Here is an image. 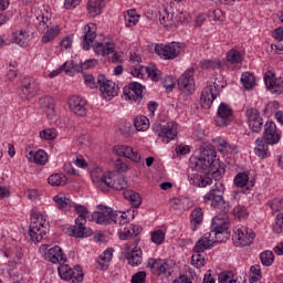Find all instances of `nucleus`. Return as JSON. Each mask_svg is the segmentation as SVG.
<instances>
[{
	"instance_id": "1",
	"label": "nucleus",
	"mask_w": 283,
	"mask_h": 283,
	"mask_svg": "<svg viewBox=\"0 0 283 283\" xmlns=\"http://www.w3.org/2000/svg\"><path fill=\"white\" fill-rule=\"evenodd\" d=\"M82 48L85 51L90 50V48H93L97 56H108V60L112 63H123V59H120L123 55L114 52V50H116V44L103 35H96L95 23H88L84 27ZM109 54L113 55L109 56Z\"/></svg>"
},
{
	"instance_id": "2",
	"label": "nucleus",
	"mask_w": 283,
	"mask_h": 283,
	"mask_svg": "<svg viewBox=\"0 0 283 283\" xmlns=\"http://www.w3.org/2000/svg\"><path fill=\"white\" fill-rule=\"evenodd\" d=\"M92 220L96 222V224H109V222L118 224L120 240H132L136 238V235H140L143 231L140 226L129 223L125 212L114 211L112 208H103L102 211L93 212Z\"/></svg>"
},
{
	"instance_id": "3",
	"label": "nucleus",
	"mask_w": 283,
	"mask_h": 283,
	"mask_svg": "<svg viewBox=\"0 0 283 283\" xmlns=\"http://www.w3.org/2000/svg\"><path fill=\"white\" fill-rule=\"evenodd\" d=\"M218 165L220 163L216 159V148L211 144L202 146L200 157L190 158V169L200 174L210 169L213 176H218Z\"/></svg>"
},
{
	"instance_id": "4",
	"label": "nucleus",
	"mask_w": 283,
	"mask_h": 283,
	"mask_svg": "<svg viewBox=\"0 0 283 283\" xmlns=\"http://www.w3.org/2000/svg\"><path fill=\"white\" fill-rule=\"evenodd\" d=\"M73 207L77 218L75 219V224L69 231V235H73V238H90L94 233L91 228L86 227L90 211L85 206L73 203Z\"/></svg>"
},
{
	"instance_id": "5",
	"label": "nucleus",
	"mask_w": 283,
	"mask_h": 283,
	"mask_svg": "<svg viewBox=\"0 0 283 283\" xmlns=\"http://www.w3.org/2000/svg\"><path fill=\"white\" fill-rule=\"evenodd\" d=\"M48 217L41 212L33 211L31 213V224L29 228V235L32 242H43L48 238V229L45 228Z\"/></svg>"
},
{
	"instance_id": "6",
	"label": "nucleus",
	"mask_w": 283,
	"mask_h": 283,
	"mask_svg": "<svg viewBox=\"0 0 283 283\" xmlns=\"http://www.w3.org/2000/svg\"><path fill=\"white\" fill-rule=\"evenodd\" d=\"M213 239H211V234H203L193 247V254L191 256V264L195 269H202L205 266V251L208 249H212Z\"/></svg>"
},
{
	"instance_id": "7",
	"label": "nucleus",
	"mask_w": 283,
	"mask_h": 283,
	"mask_svg": "<svg viewBox=\"0 0 283 283\" xmlns=\"http://www.w3.org/2000/svg\"><path fill=\"white\" fill-rule=\"evenodd\" d=\"M255 240V232L244 226H237L233 229L232 241L234 247H249Z\"/></svg>"
},
{
	"instance_id": "8",
	"label": "nucleus",
	"mask_w": 283,
	"mask_h": 283,
	"mask_svg": "<svg viewBox=\"0 0 283 283\" xmlns=\"http://www.w3.org/2000/svg\"><path fill=\"white\" fill-rule=\"evenodd\" d=\"M185 50V44L180 42H171L169 44H157L155 46V52L160 56L161 59H165L166 61H171L174 59H177V56L180 55V52Z\"/></svg>"
},
{
	"instance_id": "9",
	"label": "nucleus",
	"mask_w": 283,
	"mask_h": 283,
	"mask_svg": "<svg viewBox=\"0 0 283 283\" xmlns=\"http://www.w3.org/2000/svg\"><path fill=\"white\" fill-rule=\"evenodd\" d=\"M153 132L159 138H164V143H169L178 136V124L176 122H168L166 125L154 124Z\"/></svg>"
},
{
	"instance_id": "10",
	"label": "nucleus",
	"mask_w": 283,
	"mask_h": 283,
	"mask_svg": "<svg viewBox=\"0 0 283 283\" xmlns=\"http://www.w3.org/2000/svg\"><path fill=\"white\" fill-rule=\"evenodd\" d=\"M57 273L61 280H65L66 282H71V283L83 282V270L78 265L72 270L70 265L61 263L57 268Z\"/></svg>"
},
{
	"instance_id": "11",
	"label": "nucleus",
	"mask_w": 283,
	"mask_h": 283,
	"mask_svg": "<svg viewBox=\"0 0 283 283\" xmlns=\"http://www.w3.org/2000/svg\"><path fill=\"white\" fill-rule=\"evenodd\" d=\"M97 85L104 101H112L114 96H118V85L111 80H107L105 75L97 76Z\"/></svg>"
},
{
	"instance_id": "12",
	"label": "nucleus",
	"mask_w": 283,
	"mask_h": 283,
	"mask_svg": "<svg viewBox=\"0 0 283 283\" xmlns=\"http://www.w3.org/2000/svg\"><path fill=\"white\" fill-rule=\"evenodd\" d=\"M40 253L44 255V260L52 262V264L65 263V254H63V250L59 245L50 248L48 244H42Z\"/></svg>"
},
{
	"instance_id": "13",
	"label": "nucleus",
	"mask_w": 283,
	"mask_h": 283,
	"mask_svg": "<svg viewBox=\"0 0 283 283\" xmlns=\"http://www.w3.org/2000/svg\"><path fill=\"white\" fill-rule=\"evenodd\" d=\"M193 67L188 69L177 81V85L184 94L191 95L196 92V80H193Z\"/></svg>"
},
{
	"instance_id": "14",
	"label": "nucleus",
	"mask_w": 283,
	"mask_h": 283,
	"mask_svg": "<svg viewBox=\"0 0 283 283\" xmlns=\"http://www.w3.org/2000/svg\"><path fill=\"white\" fill-rule=\"evenodd\" d=\"M220 96V86L216 83L206 86L201 92V107L203 109H210L213 105V101Z\"/></svg>"
},
{
	"instance_id": "15",
	"label": "nucleus",
	"mask_w": 283,
	"mask_h": 283,
	"mask_svg": "<svg viewBox=\"0 0 283 283\" xmlns=\"http://www.w3.org/2000/svg\"><path fill=\"white\" fill-rule=\"evenodd\" d=\"M223 193L224 192L222 189L214 187L203 197V200L205 202H211V207H214V209H223V211H229Z\"/></svg>"
},
{
	"instance_id": "16",
	"label": "nucleus",
	"mask_w": 283,
	"mask_h": 283,
	"mask_svg": "<svg viewBox=\"0 0 283 283\" xmlns=\"http://www.w3.org/2000/svg\"><path fill=\"white\" fill-rule=\"evenodd\" d=\"M231 120H233V109L228 104L221 103L214 117L217 127H228L231 125Z\"/></svg>"
},
{
	"instance_id": "17",
	"label": "nucleus",
	"mask_w": 283,
	"mask_h": 283,
	"mask_svg": "<svg viewBox=\"0 0 283 283\" xmlns=\"http://www.w3.org/2000/svg\"><path fill=\"white\" fill-rule=\"evenodd\" d=\"M144 91V85L138 82H133L128 86L124 87V98L125 101H132V103L140 104V101H143Z\"/></svg>"
},
{
	"instance_id": "18",
	"label": "nucleus",
	"mask_w": 283,
	"mask_h": 283,
	"mask_svg": "<svg viewBox=\"0 0 283 283\" xmlns=\"http://www.w3.org/2000/svg\"><path fill=\"white\" fill-rule=\"evenodd\" d=\"M52 25V9L42 8L35 13V27L41 33L45 32Z\"/></svg>"
},
{
	"instance_id": "19",
	"label": "nucleus",
	"mask_w": 283,
	"mask_h": 283,
	"mask_svg": "<svg viewBox=\"0 0 283 283\" xmlns=\"http://www.w3.org/2000/svg\"><path fill=\"white\" fill-rule=\"evenodd\" d=\"M245 116L248 119L249 128L254 132L255 134H259V132H262V127H264V119L260 115V111L256 108H248L245 111Z\"/></svg>"
},
{
	"instance_id": "20",
	"label": "nucleus",
	"mask_w": 283,
	"mask_h": 283,
	"mask_svg": "<svg viewBox=\"0 0 283 283\" xmlns=\"http://www.w3.org/2000/svg\"><path fill=\"white\" fill-rule=\"evenodd\" d=\"M105 186L115 189V191H123L127 189V179L123 175H116L114 171L106 172V177L104 178Z\"/></svg>"
},
{
	"instance_id": "21",
	"label": "nucleus",
	"mask_w": 283,
	"mask_h": 283,
	"mask_svg": "<svg viewBox=\"0 0 283 283\" xmlns=\"http://www.w3.org/2000/svg\"><path fill=\"white\" fill-rule=\"evenodd\" d=\"M159 22L164 28H174L176 23H185V15L182 12L179 15L174 17V13H169L166 8L159 10Z\"/></svg>"
},
{
	"instance_id": "22",
	"label": "nucleus",
	"mask_w": 283,
	"mask_h": 283,
	"mask_svg": "<svg viewBox=\"0 0 283 283\" xmlns=\"http://www.w3.org/2000/svg\"><path fill=\"white\" fill-rule=\"evenodd\" d=\"M87 101L81 96L73 95L69 98V109L75 116H87Z\"/></svg>"
},
{
	"instance_id": "23",
	"label": "nucleus",
	"mask_w": 283,
	"mask_h": 283,
	"mask_svg": "<svg viewBox=\"0 0 283 283\" xmlns=\"http://www.w3.org/2000/svg\"><path fill=\"white\" fill-rule=\"evenodd\" d=\"M124 256L130 266H140L143 264V250L133 248L132 244L124 245Z\"/></svg>"
},
{
	"instance_id": "24",
	"label": "nucleus",
	"mask_w": 283,
	"mask_h": 283,
	"mask_svg": "<svg viewBox=\"0 0 283 283\" xmlns=\"http://www.w3.org/2000/svg\"><path fill=\"white\" fill-rule=\"evenodd\" d=\"M263 140L266 145H277L280 143V133L274 122H268L264 126Z\"/></svg>"
},
{
	"instance_id": "25",
	"label": "nucleus",
	"mask_w": 283,
	"mask_h": 283,
	"mask_svg": "<svg viewBox=\"0 0 283 283\" xmlns=\"http://www.w3.org/2000/svg\"><path fill=\"white\" fill-rule=\"evenodd\" d=\"M113 154L115 156H123L124 158H129L133 163H140V154L134 151V148L125 145H117L113 148Z\"/></svg>"
},
{
	"instance_id": "26",
	"label": "nucleus",
	"mask_w": 283,
	"mask_h": 283,
	"mask_svg": "<svg viewBox=\"0 0 283 283\" xmlns=\"http://www.w3.org/2000/svg\"><path fill=\"white\" fill-rule=\"evenodd\" d=\"M36 84L30 80L19 87L18 94L22 101H32L36 96Z\"/></svg>"
},
{
	"instance_id": "27",
	"label": "nucleus",
	"mask_w": 283,
	"mask_h": 283,
	"mask_svg": "<svg viewBox=\"0 0 283 283\" xmlns=\"http://www.w3.org/2000/svg\"><path fill=\"white\" fill-rule=\"evenodd\" d=\"M39 105L42 112L46 114L48 118H50L51 120H54V118H56V111L54 109L56 104L54 103V98L50 96H44L40 98Z\"/></svg>"
},
{
	"instance_id": "28",
	"label": "nucleus",
	"mask_w": 283,
	"mask_h": 283,
	"mask_svg": "<svg viewBox=\"0 0 283 283\" xmlns=\"http://www.w3.org/2000/svg\"><path fill=\"white\" fill-rule=\"evenodd\" d=\"M147 266L154 275H165L169 269V264L163 259H149Z\"/></svg>"
},
{
	"instance_id": "29",
	"label": "nucleus",
	"mask_w": 283,
	"mask_h": 283,
	"mask_svg": "<svg viewBox=\"0 0 283 283\" xmlns=\"http://www.w3.org/2000/svg\"><path fill=\"white\" fill-rule=\"evenodd\" d=\"M188 180L193 187H209L213 182L211 177L201 176L198 172L189 175Z\"/></svg>"
},
{
	"instance_id": "30",
	"label": "nucleus",
	"mask_w": 283,
	"mask_h": 283,
	"mask_svg": "<svg viewBox=\"0 0 283 283\" xmlns=\"http://www.w3.org/2000/svg\"><path fill=\"white\" fill-rule=\"evenodd\" d=\"M54 202L61 211H70L74 207V202L70 197L63 193H59L54 197Z\"/></svg>"
},
{
	"instance_id": "31",
	"label": "nucleus",
	"mask_w": 283,
	"mask_h": 283,
	"mask_svg": "<svg viewBox=\"0 0 283 283\" xmlns=\"http://www.w3.org/2000/svg\"><path fill=\"white\" fill-rule=\"evenodd\" d=\"M112 258H114V253L112 250L104 251L96 260L97 269L99 271H107V269H109Z\"/></svg>"
},
{
	"instance_id": "32",
	"label": "nucleus",
	"mask_w": 283,
	"mask_h": 283,
	"mask_svg": "<svg viewBox=\"0 0 283 283\" xmlns=\"http://www.w3.org/2000/svg\"><path fill=\"white\" fill-rule=\"evenodd\" d=\"M107 4V0H88L87 10L91 17H98L103 12V8Z\"/></svg>"
},
{
	"instance_id": "33",
	"label": "nucleus",
	"mask_w": 283,
	"mask_h": 283,
	"mask_svg": "<svg viewBox=\"0 0 283 283\" xmlns=\"http://www.w3.org/2000/svg\"><path fill=\"white\" fill-rule=\"evenodd\" d=\"M202 220H205V213L202 212V208H195L190 214L191 230L198 231V227L202 224Z\"/></svg>"
},
{
	"instance_id": "34",
	"label": "nucleus",
	"mask_w": 283,
	"mask_h": 283,
	"mask_svg": "<svg viewBox=\"0 0 283 283\" xmlns=\"http://www.w3.org/2000/svg\"><path fill=\"white\" fill-rule=\"evenodd\" d=\"M29 41L30 38L25 30L15 31L11 34V43H17L20 48H25Z\"/></svg>"
},
{
	"instance_id": "35",
	"label": "nucleus",
	"mask_w": 283,
	"mask_h": 283,
	"mask_svg": "<svg viewBox=\"0 0 283 283\" xmlns=\"http://www.w3.org/2000/svg\"><path fill=\"white\" fill-rule=\"evenodd\" d=\"M124 21L126 28H134V25L140 21V14H138L136 9H129L128 11L124 12Z\"/></svg>"
},
{
	"instance_id": "36",
	"label": "nucleus",
	"mask_w": 283,
	"mask_h": 283,
	"mask_svg": "<svg viewBox=\"0 0 283 283\" xmlns=\"http://www.w3.org/2000/svg\"><path fill=\"white\" fill-rule=\"evenodd\" d=\"M27 158L30 163H35V165H45L48 163V153L44 150L30 151Z\"/></svg>"
},
{
	"instance_id": "37",
	"label": "nucleus",
	"mask_w": 283,
	"mask_h": 283,
	"mask_svg": "<svg viewBox=\"0 0 283 283\" xmlns=\"http://www.w3.org/2000/svg\"><path fill=\"white\" fill-rule=\"evenodd\" d=\"M212 231H229V220L222 217H214L211 222Z\"/></svg>"
},
{
	"instance_id": "38",
	"label": "nucleus",
	"mask_w": 283,
	"mask_h": 283,
	"mask_svg": "<svg viewBox=\"0 0 283 283\" xmlns=\"http://www.w3.org/2000/svg\"><path fill=\"white\" fill-rule=\"evenodd\" d=\"M107 177V172L103 174V170L101 168H95L91 172L92 182L96 186L97 189H101L103 185H105V178Z\"/></svg>"
},
{
	"instance_id": "39",
	"label": "nucleus",
	"mask_w": 283,
	"mask_h": 283,
	"mask_svg": "<svg viewBox=\"0 0 283 283\" xmlns=\"http://www.w3.org/2000/svg\"><path fill=\"white\" fill-rule=\"evenodd\" d=\"M124 198L126 200H129V202L133 205V207H135V209H138V207L143 205V198L140 197V193L134 190L124 191Z\"/></svg>"
},
{
	"instance_id": "40",
	"label": "nucleus",
	"mask_w": 283,
	"mask_h": 283,
	"mask_svg": "<svg viewBox=\"0 0 283 283\" xmlns=\"http://www.w3.org/2000/svg\"><path fill=\"white\" fill-rule=\"evenodd\" d=\"M269 145L264 140L256 139V146L254 148V153L259 158H269L271 153H269Z\"/></svg>"
},
{
	"instance_id": "41",
	"label": "nucleus",
	"mask_w": 283,
	"mask_h": 283,
	"mask_svg": "<svg viewBox=\"0 0 283 283\" xmlns=\"http://www.w3.org/2000/svg\"><path fill=\"white\" fill-rule=\"evenodd\" d=\"M59 34H61V28L59 25L51 27L42 36V43L54 41Z\"/></svg>"
},
{
	"instance_id": "42",
	"label": "nucleus",
	"mask_w": 283,
	"mask_h": 283,
	"mask_svg": "<svg viewBox=\"0 0 283 283\" xmlns=\"http://www.w3.org/2000/svg\"><path fill=\"white\" fill-rule=\"evenodd\" d=\"M67 67V62H65L60 69L52 71L49 76L50 78H54V76H59V74H61L63 72V70L66 72V74H70V72H72V70H74V72H81V66L74 64V61L71 62V69H65Z\"/></svg>"
},
{
	"instance_id": "43",
	"label": "nucleus",
	"mask_w": 283,
	"mask_h": 283,
	"mask_svg": "<svg viewBox=\"0 0 283 283\" xmlns=\"http://www.w3.org/2000/svg\"><path fill=\"white\" fill-rule=\"evenodd\" d=\"M205 235H210V240H213V244H216V242H224V240H228L229 231L211 230V232H207Z\"/></svg>"
},
{
	"instance_id": "44",
	"label": "nucleus",
	"mask_w": 283,
	"mask_h": 283,
	"mask_svg": "<svg viewBox=\"0 0 283 283\" xmlns=\"http://www.w3.org/2000/svg\"><path fill=\"white\" fill-rule=\"evenodd\" d=\"M241 83L245 90H253L255 87V75L245 72L241 75Z\"/></svg>"
},
{
	"instance_id": "45",
	"label": "nucleus",
	"mask_w": 283,
	"mask_h": 283,
	"mask_svg": "<svg viewBox=\"0 0 283 283\" xmlns=\"http://www.w3.org/2000/svg\"><path fill=\"white\" fill-rule=\"evenodd\" d=\"M48 180L52 187H63V185L67 184V177L61 174L51 175Z\"/></svg>"
},
{
	"instance_id": "46",
	"label": "nucleus",
	"mask_w": 283,
	"mask_h": 283,
	"mask_svg": "<svg viewBox=\"0 0 283 283\" xmlns=\"http://www.w3.org/2000/svg\"><path fill=\"white\" fill-rule=\"evenodd\" d=\"M134 125L137 132H147L149 129V118L146 116L135 117Z\"/></svg>"
},
{
	"instance_id": "47",
	"label": "nucleus",
	"mask_w": 283,
	"mask_h": 283,
	"mask_svg": "<svg viewBox=\"0 0 283 283\" xmlns=\"http://www.w3.org/2000/svg\"><path fill=\"white\" fill-rule=\"evenodd\" d=\"M201 70H220L222 63L220 60H202L200 61Z\"/></svg>"
},
{
	"instance_id": "48",
	"label": "nucleus",
	"mask_w": 283,
	"mask_h": 283,
	"mask_svg": "<svg viewBox=\"0 0 283 283\" xmlns=\"http://www.w3.org/2000/svg\"><path fill=\"white\" fill-rule=\"evenodd\" d=\"M260 260L263 266H271V264L275 262V255L273 254V251L266 250L260 254Z\"/></svg>"
},
{
	"instance_id": "49",
	"label": "nucleus",
	"mask_w": 283,
	"mask_h": 283,
	"mask_svg": "<svg viewBox=\"0 0 283 283\" xmlns=\"http://www.w3.org/2000/svg\"><path fill=\"white\" fill-rule=\"evenodd\" d=\"M144 72L148 74V78L151 81H159L160 78V70L156 67L154 64H149L148 66L144 67Z\"/></svg>"
},
{
	"instance_id": "50",
	"label": "nucleus",
	"mask_w": 283,
	"mask_h": 283,
	"mask_svg": "<svg viewBox=\"0 0 283 283\" xmlns=\"http://www.w3.org/2000/svg\"><path fill=\"white\" fill-rule=\"evenodd\" d=\"M233 216L238 220H247L249 218V210L244 206H237L233 208Z\"/></svg>"
},
{
	"instance_id": "51",
	"label": "nucleus",
	"mask_w": 283,
	"mask_h": 283,
	"mask_svg": "<svg viewBox=\"0 0 283 283\" xmlns=\"http://www.w3.org/2000/svg\"><path fill=\"white\" fill-rule=\"evenodd\" d=\"M234 185L235 187H240L241 189L249 185V175L245 172H239L234 177Z\"/></svg>"
},
{
	"instance_id": "52",
	"label": "nucleus",
	"mask_w": 283,
	"mask_h": 283,
	"mask_svg": "<svg viewBox=\"0 0 283 283\" xmlns=\"http://www.w3.org/2000/svg\"><path fill=\"white\" fill-rule=\"evenodd\" d=\"M227 61L229 63H242V54L237 50H231L227 53Z\"/></svg>"
},
{
	"instance_id": "53",
	"label": "nucleus",
	"mask_w": 283,
	"mask_h": 283,
	"mask_svg": "<svg viewBox=\"0 0 283 283\" xmlns=\"http://www.w3.org/2000/svg\"><path fill=\"white\" fill-rule=\"evenodd\" d=\"M219 283H237L238 280L233 279V272H221L218 276Z\"/></svg>"
},
{
	"instance_id": "54",
	"label": "nucleus",
	"mask_w": 283,
	"mask_h": 283,
	"mask_svg": "<svg viewBox=\"0 0 283 283\" xmlns=\"http://www.w3.org/2000/svg\"><path fill=\"white\" fill-rule=\"evenodd\" d=\"M275 74L271 71H268L264 75V83L268 87V90H271L273 92V88L275 86Z\"/></svg>"
},
{
	"instance_id": "55",
	"label": "nucleus",
	"mask_w": 283,
	"mask_h": 283,
	"mask_svg": "<svg viewBox=\"0 0 283 283\" xmlns=\"http://www.w3.org/2000/svg\"><path fill=\"white\" fill-rule=\"evenodd\" d=\"M55 137H56V129L54 128H48L40 132V138H42V140H54Z\"/></svg>"
},
{
	"instance_id": "56",
	"label": "nucleus",
	"mask_w": 283,
	"mask_h": 283,
	"mask_svg": "<svg viewBox=\"0 0 283 283\" xmlns=\"http://www.w3.org/2000/svg\"><path fill=\"white\" fill-rule=\"evenodd\" d=\"M151 242H154V244H163V242H165V232H163V230H156L153 232Z\"/></svg>"
},
{
	"instance_id": "57",
	"label": "nucleus",
	"mask_w": 283,
	"mask_h": 283,
	"mask_svg": "<svg viewBox=\"0 0 283 283\" xmlns=\"http://www.w3.org/2000/svg\"><path fill=\"white\" fill-rule=\"evenodd\" d=\"M274 233H282L283 231V213H279L275 218V223L273 224Z\"/></svg>"
},
{
	"instance_id": "58",
	"label": "nucleus",
	"mask_w": 283,
	"mask_h": 283,
	"mask_svg": "<svg viewBox=\"0 0 283 283\" xmlns=\"http://www.w3.org/2000/svg\"><path fill=\"white\" fill-rule=\"evenodd\" d=\"M145 280H147V272L139 271L132 276L130 282L132 283H145Z\"/></svg>"
},
{
	"instance_id": "59",
	"label": "nucleus",
	"mask_w": 283,
	"mask_h": 283,
	"mask_svg": "<svg viewBox=\"0 0 283 283\" xmlns=\"http://www.w3.org/2000/svg\"><path fill=\"white\" fill-rule=\"evenodd\" d=\"M280 107V103L274 101L266 104L264 108V114H275L277 112V108Z\"/></svg>"
},
{
	"instance_id": "60",
	"label": "nucleus",
	"mask_w": 283,
	"mask_h": 283,
	"mask_svg": "<svg viewBox=\"0 0 283 283\" xmlns=\"http://www.w3.org/2000/svg\"><path fill=\"white\" fill-rule=\"evenodd\" d=\"M272 94H283V77L275 80L274 88H272Z\"/></svg>"
},
{
	"instance_id": "61",
	"label": "nucleus",
	"mask_w": 283,
	"mask_h": 283,
	"mask_svg": "<svg viewBox=\"0 0 283 283\" xmlns=\"http://www.w3.org/2000/svg\"><path fill=\"white\" fill-rule=\"evenodd\" d=\"M268 205L272 211H282L283 203L281 199H273L272 201H269Z\"/></svg>"
},
{
	"instance_id": "62",
	"label": "nucleus",
	"mask_w": 283,
	"mask_h": 283,
	"mask_svg": "<svg viewBox=\"0 0 283 283\" xmlns=\"http://www.w3.org/2000/svg\"><path fill=\"white\" fill-rule=\"evenodd\" d=\"M115 169L116 171H120L122 174H125L126 171H129V166L125 164L123 160L117 159L115 161Z\"/></svg>"
},
{
	"instance_id": "63",
	"label": "nucleus",
	"mask_w": 283,
	"mask_h": 283,
	"mask_svg": "<svg viewBox=\"0 0 283 283\" xmlns=\"http://www.w3.org/2000/svg\"><path fill=\"white\" fill-rule=\"evenodd\" d=\"M84 83L87 85V87H91V90H94L97 87L96 80L94 78V75H84Z\"/></svg>"
},
{
	"instance_id": "64",
	"label": "nucleus",
	"mask_w": 283,
	"mask_h": 283,
	"mask_svg": "<svg viewBox=\"0 0 283 283\" xmlns=\"http://www.w3.org/2000/svg\"><path fill=\"white\" fill-rule=\"evenodd\" d=\"M72 43H74L72 35H67L60 42V45L61 48H64V50H70L72 48Z\"/></svg>"
}]
</instances>
